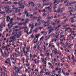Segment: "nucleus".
Segmentation results:
<instances>
[{
  "label": "nucleus",
  "mask_w": 76,
  "mask_h": 76,
  "mask_svg": "<svg viewBox=\"0 0 76 76\" xmlns=\"http://www.w3.org/2000/svg\"><path fill=\"white\" fill-rule=\"evenodd\" d=\"M25 27H20L19 28V29L20 30V29H24V28H25Z\"/></svg>",
  "instance_id": "29"
},
{
  "label": "nucleus",
  "mask_w": 76,
  "mask_h": 76,
  "mask_svg": "<svg viewBox=\"0 0 76 76\" xmlns=\"http://www.w3.org/2000/svg\"><path fill=\"white\" fill-rule=\"evenodd\" d=\"M34 36L33 35V34H32L31 35V38H34Z\"/></svg>",
  "instance_id": "55"
},
{
  "label": "nucleus",
  "mask_w": 76,
  "mask_h": 76,
  "mask_svg": "<svg viewBox=\"0 0 76 76\" xmlns=\"http://www.w3.org/2000/svg\"><path fill=\"white\" fill-rule=\"evenodd\" d=\"M39 22L40 23H45V21L43 20H40Z\"/></svg>",
  "instance_id": "27"
},
{
  "label": "nucleus",
  "mask_w": 76,
  "mask_h": 76,
  "mask_svg": "<svg viewBox=\"0 0 76 76\" xmlns=\"http://www.w3.org/2000/svg\"><path fill=\"white\" fill-rule=\"evenodd\" d=\"M10 21H12L13 20V18H12L11 19H10Z\"/></svg>",
  "instance_id": "63"
},
{
  "label": "nucleus",
  "mask_w": 76,
  "mask_h": 76,
  "mask_svg": "<svg viewBox=\"0 0 76 76\" xmlns=\"http://www.w3.org/2000/svg\"><path fill=\"white\" fill-rule=\"evenodd\" d=\"M45 55H46V56H48H48H49V55H50V53H46L45 54Z\"/></svg>",
  "instance_id": "30"
},
{
  "label": "nucleus",
  "mask_w": 76,
  "mask_h": 76,
  "mask_svg": "<svg viewBox=\"0 0 76 76\" xmlns=\"http://www.w3.org/2000/svg\"><path fill=\"white\" fill-rule=\"evenodd\" d=\"M1 56H3L4 58L6 57L5 55H4V54H3V51L2 50V49H1Z\"/></svg>",
  "instance_id": "5"
},
{
  "label": "nucleus",
  "mask_w": 76,
  "mask_h": 76,
  "mask_svg": "<svg viewBox=\"0 0 76 76\" xmlns=\"http://www.w3.org/2000/svg\"><path fill=\"white\" fill-rule=\"evenodd\" d=\"M53 16H52L51 17H48L46 19H53Z\"/></svg>",
  "instance_id": "13"
},
{
  "label": "nucleus",
  "mask_w": 76,
  "mask_h": 76,
  "mask_svg": "<svg viewBox=\"0 0 76 76\" xmlns=\"http://www.w3.org/2000/svg\"><path fill=\"white\" fill-rule=\"evenodd\" d=\"M26 6H27V7H30L31 6V3L29 2L28 3V4H26Z\"/></svg>",
  "instance_id": "11"
},
{
  "label": "nucleus",
  "mask_w": 76,
  "mask_h": 76,
  "mask_svg": "<svg viewBox=\"0 0 76 76\" xmlns=\"http://www.w3.org/2000/svg\"><path fill=\"white\" fill-rule=\"evenodd\" d=\"M31 6H32V7H35V6H36V5L34 4H33L32 5H31Z\"/></svg>",
  "instance_id": "46"
},
{
  "label": "nucleus",
  "mask_w": 76,
  "mask_h": 76,
  "mask_svg": "<svg viewBox=\"0 0 76 76\" xmlns=\"http://www.w3.org/2000/svg\"><path fill=\"white\" fill-rule=\"evenodd\" d=\"M7 13H11L12 12V10H8L7 11Z\"/></svg>",
  "instance_id": "18"
},
{
  "label": "nucleus",
  "mask_w": 76,
  "mask_h": 76,
  "mask_svg": "<svg viewBox=\"0 0 76 76\" xmlns=\"http://www.w3.org/2000/svg\"><path fill=\"white\" fill-rule=\"evenodd\" d=\"M69 1L68 0H67V1H64V3H69Z\"/></svg>",
  "instance_id": "38"
},
{
  "label": "nucleus",
  "mask_w": 76,
  "mask_h": 76,
  "mask_svg": "<svg viewBox=\"0 0 76 76\" xmlns=\"http://www.w3.org/2000/svg\"><path fill=\"white\" fill-rule=\"evenodd\" d=\"M54 31V29H53V28H51L49 30V34H50V33H51L52 32H53Z\"/></svg>",
  "instance_id": "9"
},
{
  "label": "nucleus",
  "mask_w": 76,
  "mask_h": 76,
  "mask_svg": "<svg viewBox=\"0 0 76 76\" xmlns=\"http://www.w3.org/2000/svg\"><path fill=\"white\" fill-rule=\"evenodd\" d=\"M32 55H31V54H30V57L31 58H32Z\"/></svg>",
  "instance_id": "60"
},
{
  "label": "nucleus",
  "mask_w": 76,
  "mask_h": 76,
  "mask_svg": "<svg viewBox=\"0 0 76 76\" xmlns=\"http://www.w3.org/2000/svg\"><path fill=\"white\" fill-rule=\"evenodd\" d=\"M63 46L64 48H66V47H65L66 45H65V44H64V43L63 44Z\"/></svg>",
  "instance_id": "35"
},
{
  "label": "nucleus",
  "mask_w": 76,
  "mask_h": 76,
  "mask_svg": "<svg viewBox=\"0 0 76 76\" xmlns=\"http://www.w3.org/2000/svg\"><path fill=\"white\" fill-rule=\"evenodd\" d=\"M38 7H35L33 9V11H34V12L35 11H36V10H37L38 9Z\"/></svg>",
  "instance_id": "10"
},
{
  "label": "nucleus",
  "mask_w": 76,
  "mask_h": 76,
  "mask_svg": "<svg viewBox=\"0 0 76 76\" xmlns=\"http://www.w3.org/2000/svg\"><path fill=\"white\" fill-rule=\"evenodd\" d=\"M20 2L21 3V4H23L24 3H25V2L24 1V2H23V0H20Z\"/></svg>",
  "instance_id": "15"
},
{
  "label": "nucleus",
  "mask_w": 76,
  "mask_h": 76,
  "mask_svg": "<svg viewBox=\"0 0 76 76\" xmlns=\"http://www.w3.org/2000/svg\"><path fill=\"white\" fill-rule=\"evenodd\" d=\"M17 20H22V18H18V17L17 18Z\"/></svg>",
  "instance_id": "39"
},
{
  "label": "nucleus",
  "mask_w": 76,
  "mask_h": 76,
  "mask_svg": "<svg viewBox=\"0 0 76 76\" xmlns=\"http://www.w3.org/2000/svg\"><path fill=\"white\" fill-rule=\"evenodd\" d=\"M43 47L44 50V51H45V50H46V47H45V45H44Z\"/></svg>",
  "instance_id": "36"
},
{
  "label": "nucleus",
  "mask_w": 76,
  "mask_h": 76,
  "mask_svg": "<svg viewBox=\"0 0 76 76\" xmlns=\"http://www.w3.org/2000/svg\"><path fill=\"white\" fill-rule=\"evenodd\" d=\"M37 19H38V18L36 17H34V18H33V20H34L35 19V20H37Z\"/></svg>",
  "instance_id": "26"
},
{
  "label": "nucleus",
  "mask_w": 76,
  "mask_h": 76,
  "mask_svg": "<svg viewBox=\"0 0 76 76\" xmlns=\"http://www.w3.org/2000/svg\"><path fill=\"white\" fill-rule=\"evenodd\" d=\"M60 16V15H58V16H55L54 17V18H58L59 17V16Z\"/></svg>",
  "instance_id": "31"
},
{
  "label": "nucleus",
  "mask_w": 76,
  "mask_h": 76,
  "mask_svg": "<svg viewBox=\"0 0 76 76\" xmlns=\"http://www.w3.org/2000/svg\"><path fill=\"white\" fill-rule=\"evenodd\" d=\"M69 4V6H72V5H71V4H72V3H68Z\"/></svg>",
  "instance_id": "50"
},
{
  "label": "nucleus",
  "mask_w": 76,
  "mask_h": 76,
  "mask_svg": "<svg viewBox=\"0 0 76 76\" xmlns=\"http://www.w3.org/2000/svg\"><path fill=\"white\" fill-rule=\"evenodd\" d=\"M41 16H39L37 19V22L39 21V20H40V19H41Z\"/></svg>",
  "instance_id": "20"
},
{
  "label": "nucleus",
  "mask_w": 76,
  "mask_h": 76,
  "mask_svg": "<svg viewBox=\"0 0 76 76\" xmlns=\"http://www.w3.org/2000/svg\"><path fill=\"white\" fill-rule=\"evenodd\" d=\"M44 37H41L40 39V41H42V40L44 38Z\"/></svg>",
  "instance_id": "44"
},
{
  "label": "nucleus",
  "mask_w": 76,
  "mask_h": 76,
  "mask_svg": "<svg viewBox=\"0 0 76 76\" xmlns=\"http://www.w3.org/2000/svg\"><path fill=\"white\" fill-rule=\"evenodd\" d=\"M24 13L25 15H26L27 13H28V11L26 10H25L24 11Z\"/></svg>",
  "instance_id": "24"
},
{
  "label": "nucleus",
  "mask_w": 76,
  "mask_h": 76,
  "mask_svg": "<svg viewBox=\"0 0 76 76\" xmlns=\"http://www.w3.org/2000/svg\"><path fill=\"white\" fill-rule=\"evenodd\" d=\"M0 13H1V14H3L4 15H6L5 12H0Z\"/></svg>",
  "instance_id": "23"
},
{
  "label": "nucleus",
  "mask_w": 76,
  "mask_h": 76,
  "mask_svg": "<svg viewBox=\"0 0 76 76\" xmlns=\"http://www.w3.org/2000/svg\"><path fill=\"white\" fill-rule=\"evenodd\" d=\"M6 4H7L10 5V4H12V2L9 1L8 2H6Z\"/></svg>",
  "instance_id": "12"
},
{
  "label": "nucleus",
  "mask_w": 76,
  "mask_h": 76,
  "mask_svg": "<svg viewBox=\"0 0 76 76\" xmlns=\"http://www.w3.org/2000/svg\"><path fill=\"white\" fill-rule=\"evenodd\" d=\"M39 35H38V34H37L36 35V38H38V37H39Z\"/></svg>",
  "instance_id": "41"
},
{
  "label": "nucleus",
  "mask_w": 76,
  "mask_h": 76,
  "mask_svg": "<svg viewBox=\"0 0 76 76\" xmlns=\"http://www.w3.org/2000/svg\"><path fill=\"white\" fill-rule=\"evenodd\" d=\"M31 28L32 29H34V24H32V25L31 26Z\"/></svg>",
  "instance_id": "43"
},
{
  "label": "nucleus",
  "mask_w": 76,
  "mask_h": 76,
  "mask_svg": "<svg viewBox=\"0 0 76 76\" xmlns=\"http://www.w3.org/2000/svg\"><path fill=\"white\" fill-rule=\"evenodd\" d=\"M62 12H63V10L61 9V8H59L58 10V11L56 12V13H61Z\"/></svg>",
  "instance_id": "2"
},
{
  "label": "nucleus",
  "mask_w": 76,
  "mask_h": 76,
  "mask_svg": "<svg viewBox=\"0 0 76 76\" xmlns=\"http://www.w3.org/2000/svg\"><path fill=\"white\" fill-rule=\"evenodd\" d=\"M68 9L72 10V9H74V7H69L68 8Z\"/></svg>",
  "instance_id": "17"
},
{
  "label": "nucleus",
  "mask_w": 76,
  "mask_h": 76,
  "mask_svg": "<svg viewBox=\"0 0 76 76\" xmlns=\"http://www.w3.org/2000/svg\"><path fill=\"white\" fill-rule=\"evenodd\" d=\"M20 7L19 8H21L22 9H23L25 7V5H23L21 4L20 5Z\"/></svg>",
  "instance_id": "7"
},
{
  "label": "nucleus",
  "mask_w": 76,
  "mask_h": 76,
  "mask_svg": "<svg viewBox=\"0 0 76 76\" xmlns=\"http://www.w3.org/2000/svg\"><path fill=\"white\" fill-rule=\"evenodd\" d=\"M55 22H56V23H59V22H60V21H57V20H56L55 21Z\"/></svg>",
  "instance_id": "32"
},
{
  "label": "nucleus",
  "mask_w": 76,
  "mask_h": 76,
  "mask_svg": "<svg viewBox=\"0 0 76 76\" xmlns=\"http://www.w3.org/2000/svg\"><path fill=\"white\" fill-rule=\"evenodd\" d=\"M47 25H45L44 26V27H45V26H49V25H50V23L47 22Z\"/></svg>",
  "instance_id": "19"
},
{
  "label": "nucleus",
  "mask_w": 76,
  "mask_h": 76,
  "mask_svg": "<svg viewBox=\"0 0 76 76\" xmlns=\"http://www.w3.org/2000/svg\"><path fill=\"white\" fill-rule=\"evenodd\" d=\"M37 25H38V23H36L34 25L35 27H36V26H37Z\"/></svg>",
  "instance_id": "52"
},
{
  "label": "nucleus",
  "mask_w": 76,
  "mask_h": 76,
  "mask_svg": "<svg viewBox=\"0 0 76 76\" xmlns=\"http://www.w3.org/2000/svg\"><path fill=\"white\" fill-rule=\"evenodd\" d=\"M9 22H10V23H9L10 25L11 24H12V23H13V22L12 21H10Z\"/></svg>",
  "instance_id": "49"
},
{
  "label": "nucleus",
  "mask_w": 76,
  "mask_h": 76,
  "mask_svg": "<svg viewBox=\"0 0 76 76\" xmlns=\"http://www.w3.org/2000/svg\"><path fill=\"white\" fill-rule=\"evenodd\" d=\"M26 23L25 22H23V23L22 24H23V26H25V24H26Z\"/></svg>",
  "instance_id": "57"
},
{
  "label": "nucleus",
  "mask_w": 76,
  "mask_h": 76,
  "mask_svg": "<svg viewBox=\"0 0 76 76\" xmlns=\"http://www.w3.org/2000/svg\"><path fill=\"white\" fill-rule=\"evenodd\" d=\"M23 23H19L18 24V25H22V24Z\"/></svg>",
  "instance_id": "61"
},
{
  "label": "nucleus",
  "mask_w": 76,
  "mask_h": 76,
  "mask_svg": "<svg viewBox=\"0 0 76 76\" xmlns=\"http://www.w3.org/2000/svg\"><path fill=\"white\" fill-rule=\"evenodd\" d=\"M36 5H37L39 7H41L42 6L40 4H37Z\"/></svg>",
  "instance_id": "16"
},
{
  "label": "nucleus",
  "mask_w": 76,
  "mask_h": 76,
  "mask_svg": "<svg viewBox=\"0 0 76 76\" xmlns=\"http://www.w3.org/2000/svg\"><path fill=\"white\" fill-rule=\"evenodd\" d=\"M52 25H53V26H56V23H54L53 22H52Z\"/></svg>",
  "instance_id": "37"
},
{
  "label": "nucleus",
  "mask_w": 76,
  "mask_h": 76,
  "mask_svg": "<svg viewBox=\"0 0 76 76\" xmlns=\"http://www.w3.org/2000/svg\"><path fill=\"white\" fill-rule=\"evenodd\" d=\"M50 8V7H45V9H49Z\"/></svg>",
  "instance_id": "45"
},
{
  "label": "nucleus",
  "mask_w": 76,
  "mask_h": 76,
  "mask_svg": "<svg viewBox=\"0 0 76 76\" xmlns=\"http://www.w3.org/2000/svg\"><path fill=\"white\" fill-rule=\"evenodd\" d=\"M74 57H72L71 58V59H72V60H73V61H74L76 62V60L75 59V58H74Z\"/></svg>",
  "instance_id": "22"
},
{
  "label": "nucleus",
  "mask_w": 76,
  "mask_h": 76,
  "mask_svg": "<svg viewBox=\"0 0 76 76\" xmlns=\"http://www.w3.org/2000/svg\"><path fill=\"white\" fill-rule=\"evenodd\" d=\"M64 0H61V1L59 0H55L54 2L53 3V4H55V3H57V4H58L59 3H62V2H63Z\"/></svg>",
  "instance_id": "1"
},
{
  "label": "nucleus",
  "mask_w": 76,
  "mask_h": 76,
  "mask_svg": "<svg viewBox=\"0 0 76 76\" xmlns=\"http://www.w3.org/2000/svg\"><path fill=\"white\" fill-rule=\"evenodd\" d=\"M41 25V23L39 22V23L37 24V26H39Z\"/></svg>",
  "instance_id": "59"
},
{
  "label": "nucleus",
  "mask_w": 76,
  "mask_h": 76,
  "mask_svg": "<svg viewBox=\"0 0 76 76\" xmlns=\"http://www.w3.org/2000/svg\"><path fill=\"white\" fill-rule=\"evenodd\" d=\"M40 56H42V57H44V55L42 53L40 54Z\"/></svg>",
  "instance_id": "62"
},
{
  "label": "nucleus",
  "mask_w": 76,
  "mask_h": 76,
  "mask_svg": "<svg viewBox=\"0 0 76 76\" xmlns=\"http://www.w3.org/2000/svg\"><path fill=\"white\" fill-rule=\"evenodd\" d=\"M62 72L63 74L64 75H65V73L64 72V71H63V70H62Z\"/></svg>",
  "instance_id": "54"
},
{
  "label": "nucleus",
  "mask_w": 76,
  "mask_h": 76,
  "mask_svg": "<svg viewBox=\"0 0 76 76\" xmlns=\"http://www.w3.org/2000/svg\"><path fill=\"white\" fill-rule=\"evenodd\" d=\"M29 20L28 19H27L26 20L25 23H28V22H29Z\"/></svg>",
  "instance_id": "21"
},
{
  "label": "nucleus",
  "mask_w": 76,
  "mask_h": 76,
  "mask_svg": "<svg viewBox=\"0 0 76 76\" xmlns=\"http://www.w3.org/2000/svg\"><path fill=\"white\" fill-rule=\"evenodd\" d=\"M70 20H71V22L72 23H73L75 22V21L73 20V19L72 18H70Z\"/></svg>",
  "instance_id": "14"
},
{
  "label": "nucleus",
  "mask_w": 76,
  "mask_h": 76,
  "mask_svg": "<svg viewBox=\"0 0 76 76\" xmlns=\"http://www.w3.org/2000/svg\"><path fill=\"white\" fill-rule=\"evenodd\" d=\"M17 69V67H16V66H15L14 67V70H16V69Z\"/></svg>",
  "instance_id": "40"
},
{
  "label": "nucleus",
  "mask_w": 76,
  "mask_h": 76,
  "mask_svg": "<svg viewBox=\"0 0 76 76\" xmlns=\"http://www.w3.org/2000/svg\"><path fill=\"white\" fill-rule=\"evenodd\" d=\"M69 5V3L66 4L65 5V6H68Z\"/></svg>",
  "instance_id": "64"
},
{
  "label": "nucleus",
  "mask_w": 76,
  "mask_h": 76,
  "mask_svg": "<svg viewBox=\"0 0 76 76\" xmlns=\"http://www.w3.org/2000/svg\"><path fill=\"white\" fill-rule=\"evenodd\" d=\"M30 16L31 18H34V16L32 15V14H31Z\"/></svg>",
  "instance_id": "48"
},
{
  "label": "nucleus",
  "mask_w": 76,
  "mask_h": 76,
  "mask_svg": "<svg viewBox=\"0 0 76 76\" xmlns=\"http://www.w3.org/2000/svg\"><path fill=\"white\" fill-rule=\"evenodd\" d=\"M4 8L5 9V10L6 11H7V10H9V9H9V6L7 5L6 6L4 7Z\"/></svg>",
  "instance_id": "3"
},
{
  "label": "nucleus",
  "mask_w": 76,
  "mask_h": 76,
  "mask_svg": "<svg viewBox=\"0 0 76 76\" xmlns=\"http://www.w3.org/2000/svg\"><path fill=\"white\" fill-rule=\"evenodd\" d=\"M37 48L39 50L41 49V48L39 46H38Z\"/></svg>",
  "instance_id": "58"
},
{
  "label": "nucleus",
  "mask_w": 76,
  "mask_h": 76,
  "mask_svg": "<svg viewBox=\"0 0 76 76\" xmlns=\"http://www.w3.org/2000/svg\"><path fill=\"white\" fill-rule=\"evenodd\" d=\"M30 3V4H32V5L34 4V3L32 1H31Z\"/></svg>",
  "instance_id": "53"
},
{
  "label": "nucleus",
  "mask_w": 76,
  "mask_h": 76,
  "mask_svg": "<svg viewBox=\"0 0 76 76\" xmlns=\"http://www.w3.org/2000/svg\"><path fill=\"white\" fill-rule=\"evenodd\" d=\"M26 50H27V52H29V49L28 47H27Z\"/></svg>",
  "instance_id": "42"
},
{
  "label": "nucleus",
  "mask_w": 76,
  "mask_h": 76,
  "mask_svg": "<svg viewBox=\"0 0 76 76\" xmlns=\"http://www.w3.org/2000/svg\"><path fill=\"white\" fill-rule=\"evenodd\" d=\"M45 38L48 39H49L50 38V36H47Z\"/></svg>",
  "instance_id": "28"
},
{
  "label": "nucleus",
  "mask_w": 76,
  "mask_h": 76,
  "mask_svg": "<svg viewBox=\"0 0 76 76\" xmlns=\"http://www.w3.org/2000/svg\"><path fill=\"white\" fill-rule=\"evenodd\" d=\"M64 37V35H62L61 36L60 38L61 39L62 38H63V37Z\"/></svg>",
  "instance_id": "51"
},
{
  "label": "nucleus",
  "mask_w": 76,
  "mask_h": 76,
  "mask_svg": "<svg viewBox=\"0 0 76 76\" xmlns=\"http://www.w3.org/2000/svg\"><path fill=\"white\" fill-rule=\"evenodd\" d=\"M28 31H29V29H27L26 32H27V34H28V35H29V33H28Z\"/></svg>",
  "instance_id": "33"
},
{
  "label": "nucleus",
  "mask_w": 76,
  "mask_h": 76,
  "mask_svg": "<svg viewBox=\"0 0 76 76\" xmlns=\"http://www.w3.org/2000/svg\"><path fill=\"white\" fill-rule=\"evenodd\" d=\"M10 16H8L7 18V22H9L10 21L9 20H10V18L9 17Z\"/></svg>",
  "instance_id": "8"
},
{
  "label": "nucleus",
  "mask_w": 76,
  "mask_h": 76,
  "mask_svg": "<svg viewBox=\"0 0 76 76\" xmlns=\"http://www.w3.org/2000/svg\"><path fill=\"white\" fill-rule=\"evenodd\" d=\"M13 24L10 27H9V29H10L11 28H12L13 27Z\"/></svg>",
  "instance_id": "47"
},
{
  "label": "nucleus",
  "mask_w": 76,
  "mask_h": 76,
  "mask_svg": "<svg viewBox=\"0 0 76 76\" xmlns=\"http://www.w3.org/2000/svg\"><path fill=\"white\" fill-rule=\"evenodd\" d=\"M11 58L13 60H15V58H13V57H12V56H11Z\"/></svg>",
  "instance_id": "56"
},
{
  "label": "nucleus",
  "mask_w": 76,
  "mask_h": 76,
  "mask_svg": "<svg viewBox=\"0 0 76 76\" xmlns=\"http://www.w3.org/2000/svg\"><path fill=\"white\" fill-rule=\"evenodd\" d=\"M4 54L5 55H6L7 57H9V52H8L7 53V52L5 51Z\"/></svg>",
  "instance_id": "6"
},
{
  "label": "nucleus",
  "mask_w": 76,
  "mask_h": 76,
  "mask_svg": "<svg viewBox=\"0 0 76 76\" xmlns=\"http://www.w3.org/2000/svg\"><path fill=\"white\" fill-rule=\"evenodd\" d=\"M13 9H15L16 13H17L18 12H20V10L19 9H18V8H13Z\"/></svg>",
  "instance_id": "4"
},
{
  "label": "nucleus",
  "mask_w": 76,
  "mask_h": 76,
  "mask_svg": "<svg viewBox=\"0 0 76 76\" xmlns=\"http://www.w3.org/2000/svg\"><path fill=\"white\" fill-rule=\"evenodd\" d=\"M47 34V32H46L45 31V32H44V34H43L44 35H46V34Z\"/></svg>",
  "instance_id": "34"
},
{
  "label": "nucleus",
  "mask_w": 76,
  "mask_h": 76,
  "mask_svg": "<svg viewBox=\"0 0 76 76\" xmlns=\"http://www.w3.org/2000/svg\"><path fill=\"white\" fill-rule=\"evenodd\" d=\"M26 16L27 18H28V17H29V16H30V15L28 13L26 14Z\"/></svg>",
  "instance_id": "25"
}]
</instances>
